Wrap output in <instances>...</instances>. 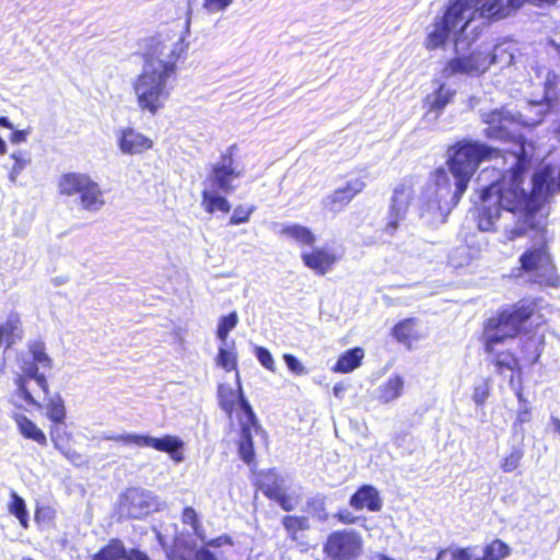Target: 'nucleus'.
<instances>
[{"mask_svg": "<svg viewBox=\"0 0 560 560\" xmlns=\"http://www.w3.org/2000/svg\"><path fill=\"white\" fill-rule=\"evenodd\" d=\"M524 3L525 0H451L443 14L434 20L424 47L435 50L445 45L451 35L458 39L475 19L493 23L508 18Z\"/></svg>", "mask_w": 560, "mask_h": 560, "instance_id": "6", "label": "nucleus"}, {"mask_svg": "<svg viewBox=\"0 0 560 560\" xmlns=\"http://www.w3.org/2000/svg\"><path fill=\"white\" fill-rule=\"evenodd\" d=\"M390 336L396 342L402 345L407 350H412L415 343L423 337L419 329V319L416 317H407L398 320L390 328Z\"/></svg>", "mask_w": 560, "mask_h": 560, "instance_id": "16", "label": "nucleus"}, {"mask_svg": "<svg viewBox=\"0 0 560 560\" xmlns=\"http://www.w3.org/2000/svg\"><path fill=\"white\" fill-rule=\"evenodd\" d=\"M23 329L18 313H10L4 323L0 324V345L7 348L12 347L18 339L22 338Z\"/></svg>", "mask_w": 560, "mask_h": 560, "instance_id": "27", "label": "nucleus"}, {"mask_svg": "<svg viewBox=\"0 0 560 560\" xmlns=\"http://www.w3.org/2000/svg\"><path fill=\"white\" fill-rule=\"evenodd\" d=\"M214 190L203 189L201 191V206L207 213H214L221 211L229 213L231 211V205L229 200L223 197L213 194Z\"/></svg>", "mask_w": 560, "mask_h": 560, "instance_id": "32", "label": "nucleus"}, {"mask_svg": "<svg viewBox=\"0 0 560 560\" xmlns=\"http://www.w3.org/2000/svg\"><path fill=\"white\" fill-rule=\"evenodd\" d=\"M15 394L27 406L36 409H46V417L50 421L49 436L54 447L74 465L82 464V456L72 447L73 435L67 430V408L59 393L48 397L49 384L43 373L35 366L22 368L15 377Z\"/></svg>", "mask_w": 560, "mask_h": 560, "instance_id": "5", "label": "nucleus"}, {"mask_svg": "<svg viewBox=\"0 0 560 560\" xmlns=\"http://www.w3.org/2000/svg\"><path fill=\"white\" fill-rule=\"evenodd\" d=\"M233 0H203L202 8L210 14L224 11Z\"/></svg>", "mask_w": 560, "mask_h": 560, "instance_id": "48", "label": "nucleus"}, {"mask_svg": "<svg viewBox=\"0 0 560 560\" xmlns=\"http://www.w3.org/2000/svg\"><path fill=\"white\" fill-rule=\"evenodd\" d=\"M378 560H395V559H393V558H390V557H388L386 555H380L378 556Z\"/></svg>", "mask_w": 560, "mask_h": 560, "instance_id": "64", "label": "nucleus"}, {"mask_svg": "<svg viewBox=\"0 0 560 560\" xmlns=\"http://www.w3.org/2000/svg\"><path fill=\"white\" fill-rule=\"evenodd\" d=\"M323 552L329 560H354L362 552V538L354 530H335L328 535Z\"/></svg>", "mask_w": 560, "mask_h": 560, "instance_id": "9", "label": "nucleus"}, {"mask_svg": "<svg viewBox=\"0 0 560 560\" xmlns=\"http://www.w3.org/2000/svg\"><path fill=\"white\" fill-rule=\"evenodd\" d=\"M492 60L482 51L474 50L467 55L455 56L443 65L441 74L448 79L455 75L464 74L468 77H477L482 74Z\"/></svg>", "mask_w": 560, "mask_h": 560, "instance_id": "10", "label": "nucleus"}, {"mask_svg": "<svg viewBox=\"0 0 560 560\" xmlns=\"http://www.w3.org/2000/svg\"><path fill=\"white\" fill-rule=\"evenodd\" d=\"M530 418V409L524 408L517 413V422L523 423L527 422Z\"/></svg>", "mask_w": 560, "mask_h": 560, "instance_id": "57", "label": "nucleus"}, {"mask_svg": "<svg viewBox=\"0 0 560 560\" xmlns=\"http://www.w3.org/2000/svg\"><path fill=\"white\" fill-rule=\"evenodd\" d=\"M215 361L226 372L237 371V357L232 350L220 348Z\"/></svg>", "mask_w": 560, "mask_h": 560, "instance_id": "41", "label": "nucleus"}, {"mask_svg": "<svg viewBox=\"0 0 560 560\" xmlns=\"http://www.w3.org/2000/svg\"><path fill=\"white\" fill-rule=\"evenodd\" d=\"M521 213L524 215L523 224L520 226L505 229L504 236L506 241H514L518 237L525 236L528 233V231L535 232V230L530 228V223H537L536 221H534L535 214L527 215L524 212Z\"/></svg>", "mask_w": 560, "mask_h": 560, "instance_id": "39", "label": "nucleus"}, {"mask_svg": "<svg viewBox=\"0 0 560 560\" xmlns=\"http://www.w3.org/2000/svg\"><path fill=\"white\" fill-rule=\"evenodd\" d=\"M7 509L8 512L19 521V524L23 529H27L30 527V517L25 500L15 491L10 492V501Z\"/></svg>", "mask_w": 560, "mask_h": 560, "instance_id": "33", "label": "nucleus"}, {"mask_svg": "<svg viewBox=\"0 0 560 560\" xmlns=\"http://www.w3.org/2000/svg\"><path fill=\"white\" fill-rule=\"evenodd\" d=\"M363 355L364 351L360 347L347 350L339 357L332 371L337 373H350L361 365Z\"/></svg>", "mask_w": 560, "mask_h": 560, "instance_id": "28", "label": "nucleus"}, {"mask_svg": "<svg viewBox=\"0 0 560 560\" xmlns=\"http://www.w3.org/2000/svg\"><path fill=\"white\" fill-rule=\"evenodd\" d=\"M515 394L520 402H525V398L521 388H518Z\"/></svg>", "mask_w": 560, "mask_h": 560, "instance_id": "61", "label": "nucleus"}, {"mask_svg": "<svg viewBox=\"0 0 560 560\" xmlns=\"http://www.w3.org/2000/svg\"><path fill=\"white\" fill-rule=\"evenodd\" d=\"M552 174L550 165L537 170L532 177L530 191L526 192L522 188L524 174L516 180L513 174L500 173L494 182L480 189L476 214L478 229L492 231L502 210L536 214L550 196L560 191V172L556 178Z\"/></svg>", "mask_w": 560, "mask_h": 560, "instance_id": "2", "label": "nucleus"}, {"mask_svg": "<svg viewBox=\"0 0 560 560\" xmlns=\"http://www.w3.org/2000/svg\"><path fill=\"white\" fill-rule=\"evenodd\" d=\"M448 551L451 552L453 560H478L472 559L470 548L468 547L455 548L451 550L443 548L438 552L435 560H441Z\"/></svg>", "mask_w": 560, "mask_h": 560, "instance_id": "44", "label": "nucleus"}, {"mask_svg": "<svg viewBox=\"0 0 560 560\" xmlns=\"http://www.w3.org/2000/svg\"><path fill=\"white\" fill-rule=\"evenodd\" d=\"M11 158L14 160V164L12 166V175H18L22 172V170L25 167L27 161L18 154L13 153Z\"/></svg>", "mask_w": 560, "mask_h": 560, "instance_id": "54", "label": "nucleus"}, {"mask_svg": "<svg viewBox=\"0 0 560 560\" xmlns=\"http://www.w3.org/2000/svg\"><path fill=\"white\" fill-rule=\"evenodd\" d=\"M540 121H541V118H539L537 120H534V121H530V122L529 121H522V124L532 127V126L538 125Z\"/></svg>", "mask_w": 560, "mask_h": 560, "instance_id": "63", "label": "nucleus"}, {"mask_svg": "<svg viewBox=\"0 0 560 560\" xmlns=\"http://www.w3.org/2000/svg\"><path fill=\"white\" fill-rule=\"evenodd\" d=\"M413 196V186L411 183H400L394 188L390 205L408 210Z\"/></svg>", "mask_w": 560, "mask_h": 560, "instance_id": "36", "label": "nucleus"}, {"mask_svg": "<svg viewBox=\"0 0 560 560\" xmlns=\"http://www.w3.org/2000/svg\"><path fill=\"white\" fill-rule=\"evenodd\" d=\"M91 560H151L150 557L138 548L127 550L124 541L119 538H110L102 546Z\"/></svg>", "mask_w": 560, "mask_h": 560, "instance_id": "13", "label": "nucleus"}, {"mask_svg": "<svg viewBox=\"0 0 560 560\" xmlns=\"http://www.w3.org/2000/svg\"><path fill=\"white\" fill-rule=\"evenodd\" d=\"M535 234L530 237L532 245L518 257L517 270L526 276L530 284L539 288H560V275L547 237V229L540 223H530Z\"/></svg>", "mask_w": 560, "mask_h": 560, "instance_id": "7", "label": "nucleus"}, {"mask_svg": "<svg viewBox=\"0 0 560 560\" xmlns=\"http://www.w3.org/2000/svg\"><path fill=\"white\" fill-rule=\"evenodd\" d=\"M301 259L305 267L324 276L334 268L339 257L326 247H314L310 252L302 253Z\"/></svg>", "mask_w": 560, "mask_h": 560, "instance_id": "15", "label": "nucleus"}, {"mask_svg": "<svg viewBox=\"0 0 560 560\" xmlns=\"http://www.w3.org/2000/svg\"><path fill=\"white\" fill-rule=\"evenodd\" d=\"M118 147L121 152L130 155L141 154L153 148V141L131 127L119 131Z\"/></svg>", "mask_w": 560, "mask_h": 560, "instance_id": "17", "label": "nucleus"}, {"mask_svg": "<svg viewBox=\"0 0 560 560\" xmlns=\"http://www.w3.org/2000/svg\"><path fill=\"white\" fill-rule=\"evenodd\" d=\"M14 420L20 434L25 439L35 442L39 446H47L48 440L45 432L28 417L23 413H14Z\"/></svg>", "mask_w": 560, "mask_h": 560, "instance_id": "26", "label": "nucleus"}, {"mask_svg": "<svg viewBox=\"0 0 560 560\" xmlns=\"http://www.w3.org/2000/svg\"><path fill=\"white\" fill-rule=\"evenodd\" d=\"M342 390H343V386H342L341 384H336V385L334 386V393H335V395H339V393H340V392H342Z\"/></svg>", "mask_w": 560, "mask_h": 560, "instance_id": "62", "label": "nucleus"}, {"mask_svg": "<svg viewBox=\"0 0 560 560\" xmlns=\"http://www.w3.org/2000/svg\"><path fill=\"white\" fill-rule=\"evenodd\" d=\"M545 346V336H532L521 340V364L523 366H533L538 363Z\"/></svg>", "mask_w": 560, "mask_h": 560, "instance_id": "25", "label": "nucleus"}, {"mask_svg": "<svg viewBox=\"0 0 560 560\" xmlns=\"http://www.w3.org/2000/svg\"><path fill=\"white\" fill-rule=\"evenodd\" d=\"M225 545L233 546V540L229 535H221V536L212 538L206 542L207 547H213V548H219V547H222Z\"/></svg>", "mask_w": 560, "mask_h": 560, "instance_id": "53", "label": "nucleus"}, {"mask_svg": "<svg viewBox=\"0 0 560 560\" xmlns=\"http://www.w3.org/2000/svg\"><path fill=\"white\" fill-rule=\"evenodd\" d=\"M28 351L32 357V361L25 362L22 368L35 366L36 371L39 372V368L50 369L52 366V360L46 352L45 343L40 340H35L28 343Z\"/></svg>", "mask_w": 560, "mask_h": 560, "instance_id": "29", "label": "nucleus"}, {"mask_svg": "<svg viewBox=\"0 0 560 560\" xmlns=\"http://www.w3.org/2000/svg\"><path fill=\"white\" fill-rule=\"evenodd\" d=\"M407 211L404 208L389 206L387 222L385 224V231L387 234L393 235L397 231L400 222L405 220Z\"/></svg>", "mask_w": 560, "mask_h": 560, "instance_id": "40", "label": "nucleus"}, {"mask_svg": "<svg viewBox=\"0 0 560 560\" xmlns=\"http://www.w3.org/2000/svg\"><path fill=\"white\" fill-rule=\"evenodd\" d=\"M120 509L127 517L138 520L148 513L149 503L138 489H127L120 499Z\"/></svg>", "mask_w": 560, "mask_h": 560, "instance_id": "22", "label": "nucleus"}, {"mask_svg": "<svg viewBox=\"0 0 560 560\" xmlns=\"http://www.w3.org/2000/svg\"><path fill=\"white\" fill-rule=\"evenodd\" d=\"M524 456V452L521 448H513L506 456L501 460V469L504 472H512L518 466Z\"/></svg>", "mask_w": 560, "mask_h": 560, "instance_id": "42", "label": "nucleus"}, {"mask_svg": "<svg viewBox=\"0 0 560 560\" xmlns=\"http://www.w3.org/2000/svg\"><path fill=\"white\" fill-rule=\"evenodd\" d=\"M259 428L256 416H254V422H252L250 419H246L245 422L241 423V436L237 444V451L240 458L249 466L256 465L252 431L258 430Z\"/></svg>", "mask_w": 560, "mask_h": 560, "instance_id": "20", "label": "nucleus"}, {"mask_svg": "<svg viewBox=\"0 0 560 560\" xmlns=\"http://www.w3.org/2000/svg\"><path fill=\"white\" fill-rule=\"evenodd\" d=\"M456 91L439 82L438 86L423 98V106L428 113L442 114L445 107L454 101Z\"/></svg>", "mask_w": 560, "mask_h": 560, "instance_id": "21", "label": "nucleus"}, {"mask_svg": "<svg viewBox=\"0 0 560 560\" xmlns=\"http://www.w3.org/2000/svg\"><path fill=\"white\" fill-rule=\"evenodd\" d=\"M237 323L238 316L235 311L231 312L225 316H222L217 327V337L224 342L228 338L229 332L236 327Z\"/></svg>", "mask_w": 560, "mask_h": 560, "instance_id": "38", "label": "nucleus"}, {"mask_svg": "<svg viewBox=\"0 0 560 560\" xmlns=\"http://www.w3.org/2000/svg\"><path fill=\"white\" fill-rule=\"evenodd\" d=\"M183 446V441L175 435L165 434L161 438L147 435L145 447H151L155 451L166 453L177 463L184 459V455L182 453Z\"/></svg>", "mask_w": 560, "mask_h": 560, "instance_id": "24", "label": "nucleus"}, {"mask_svg": "<svg viewBox=\"0 0 560 560\" xmlns=\"http://www.w3.org/2000/svg\"><path fill=\"white\" fill-rule=\"evenodd\" d=\"M432 178L439 189L443 187L447 189L450 188V178L447 172L443 167L435 168L432 173Z\"/></svg>", "mask_w": 560, "mask_h": 560, "instance_id": "50", "label": "nucleus"}, {"mask_svg": "<svg viewBox=\"0 0 560 560\" xmlns=\"http://www.w3.org/2000/svg\"><path fill=\"white\" fill-rule=\"evenodd\" d=\"M218 402L220 408L229 418H232L236 407L238 406L245 418L250 419V421L254 422V416L256 415L249 402L244 397L243 389L240 384L237 389H234L226 384H220L218 386Z\"/></svg>", "mask_w": 560, "mask_h": 560, "instance_id": "12", "label": "nucleus"}, {"mask_svg": "<svg viewBox=\"0 0 560 560\" xmlns=\"http://www.w3.org/2000/svg\"><path fill=\"white\" fill-rule=\"evenodd\" d=\"M551 423L553 425L555 431L560 435V419L551 417Z\"/></svg>", "mask_w": 560, "mask_h": 560, "instance_id": "59", "label": "nucleus"}, {"mask_svg": "<svg viewBox=\"0 0 560 560\" xmlns=\"http://www.w3.org/2000/svg\"><path fill=\"white\" fill-rule=\"evenodd\" d=\"M511 555L510 546L500 538L492 539L482 549V556L478 560H502Z\"/></svg>", "mask_w": 560, "mask_h": 560, "instance_id": "34", "label": "nucleus"}, {"mask_svg": "<svg viewBox=\"0 0 560 560\" xmlns=\"http://www.w3.org/2000/svg\"><path fill=\"white\" fill-rule=\"evenodd\" d=\"M165 44L151 37L142 55L143 70L132 83L140 109L155 115L170 98L171 82L176 80L178 62L186 56L184 43L177 42L167 52Z\"/></svg>", "mask_w": 560, "mask_h": 560, "instance_id": "4", "label": "nucleus"}, {"mask_svg": "<svg viewBox=\"0 0 560 560\" xmlns=\"http://www.w3.org/2000/svg\"><path fill=\"white\" fill-rule=\"evenodd\" d=\"M481 122L486 125L482 133L488 140L511 142L516 145L513 151L503 150L477 140L462 139L448 150L446 165L455 178V190L452 201L457 205L468 188V185L482 162L504 159L506 154L515 158L514 164L500 173L513 174L516 180L526 173L530 158L527 147H533L523 135H514L510 127L520 122L518 118L505 108H494L482 113Z\"/></svg>", "mask_w": 560, "mask_h": 560, "instance_id": "1", "label": "nucleus"}, {"mask_svg": "<svg viewBox=\"0 0 560 560\" xmlns=\"http://www.w3.org/2000/svg\"><path fill=\"white\" fill-rule=\"evenodd\" d=\"M490 396V384L489 380H486L481 385H477L472 390V400L478 406H483Z\"/></svg>", "mask_w": 560, "mask_h": 560, "instance_id": "47", "label": "nucleus"}, {"mask_svg": "<svg viewBox=\"0 0 560 560\" xmlns=\"http://www.w3.org/2000/svg\"><path fill=\"white\" fill-rule=\"evenodd\" d=\"M254 211L255 207L246 208L243 206H237L234 209L233 214L230 217L229 224L238 225L248 222Z\"/></svg>", "mask_w": 560, "mask_h": 560, "instance_id": "43", "label": "nucleus"}, {"mask_svg": "<svg viewBox=\"0 0 560 560\" xmlns=\"http://www.w3.org/2000/svg\"><path fill=\"white\" fill-rule=\"evenodd\" d=\"M365 182L362 178L349 180L345 186L335 189L324 200V208L331 212L343 210L353 198L365 188Z\"/></svg>", "mask_w": 560, "mask_h": 560, "instance_id": "14", "label": "nucleus"}, {"mask_svg": "<svg viewBox=\"0 0 560 560\" xmlns=\"http://www.w3.org/2000/svg\"><path fill=\"white\" fill-rule=\"evenodd\" d=\"M404 380L400 375L390 376L378 389V400L382 404H389L402 394Z\"/></svg>", "mask_w": 560, "mask_h": 560, "instance_id": "31", "label": "nucleus"}, {"mask_svg": "<svg viewBox=\"0 0 560 560\" xmlns=\"http://www.w3.org/2000/svg\"><path fill=\"white\" fill-rule=\"evenodd\" d=\"M237 151V144L233 143L231 144L220 156V163L219 165H229L230 167L233 166V156L235 152Z\"/></svg>", "mask_w": 560, "mask_h": 560, "instance_id": "52", "label": "nucleus"}, {"mask_svg": "<svg viewBox=\"0 0 560 560\" xmlns=\"http://www.w3.org/2000/svg\"><path fill=\"white\" fill-rule=\"evenodd\" d=\"M55 517V511L50 506H37L34 513L36 523L49 522Z\"/></svg>", "mask_w": 560, "mask_h": 560, "instance_id": "51", "label": "nucleus"}, {"mask_svg": "<svg viewBox=\"0 0 560 560\" xmlns=\"http://www.w3.org/2000/svg\"><path fill=\"white\" fill-rule=\"evenodd\" d=\"M280 234L285 237L294 240L300 245L313 246L316 241L314 233L311 229L298 223L283 225Z\"/></svg>", "mask_w": 560, "mask_h": 560, "instance_id": "30", "label": "nucleus"}, {"mask_svg": "<svg viewBox=\"0 0 560 560\" xmlns=\"http://www.w3.org/2000/svg\"><path fill=\"white\" fill-rule=\"evenodd\" d=\"M241 172L229 165L214 164L211 167L209 182L212 190H221L224 194H230L234 190L232 180L241 176Z\"/></svg>", "mask_w": 560, "mask_h": 560, "instance_id": "23", "label": "nucleus"}, {"mask_svg": "<svg viewBox=\"0 0 560 560\" xmlns=\"http://www.w3.org/2000/svg\"><path fill=\"white\" fill-rule=\"evenodd\" d=\"M106 440L126 446L145 447L147 434L125 433L107 436Z\"/></svg>", "mask_w": 560, "mask_h": 560, "instance_id": "37", "label": "nucleus"}, {"mask_svg": "<svg viewBox=\"0 0 560 560\" xmlns=\"http://www.w3.org/2000/svg\"><path fill=\"white\" fill-rule=\"evenodd\" d=\"M540 301L538 298L521 299L516 303L499 308L482 322L478 340L497 374L503 375L505 372L522 374L521 360L515 351L499 349V345L518 337L524 330V325L529 322H535V328L547 324V319L541 314Z\"/></svg>", "mask_w": 560, "mask_h": 560, "instance_id": "3", "label": "nucleus"}, {"mask_svg": "<svg viewBox=\"0 0 560 560\" xmlns=\"http://www.w3.org/2000/svg\"><path fill=\"white\" fill-rule=\"evenodd\" d=\"M180 521L183 524L189 525L195 533H197L201 527L198 514L191 506H186L183 509Z\"/></svg>", "mask_w": 560, "mask_h": 560, "instance_id": "46", "label": "nucleus"}, {"mask_svg": "<svg viewBox=\"0 0 560 560\" xmlns=\"http://www.w3.org/2000/svg\"><path fill=\"white\" fill-rule=\"evenodd\" d=\"M28 135V130H13L10 135V141L13 143L24 142Z\"/></svg>", "mask_w": 560, "mask_h": 560, "instance_id": "55", "label": "nucleus"}, {"mask_svg": "<svg viewBox=\"0 0 560 560\" xmlns=\"http://www.w3.org/2000/svg\"><path fill=\"white\" fill-rule=\"evenodd\" d=\"M7 152V144L4 140L0 137V155L5 154Z\"/></svg>", "mask_w": 560, "mask_h": 560, "instance_id": "60", "label": "nucleus"}, {"mask_svg": "<svg viewBox=\"0 0 560 560\" xmlns=\"http://www.w3.org/2000/svg\"><path fill=\"white\" fill-rule=\"evenodd\" d=\"M288 369L295 375H302L306 373V370L304 365L300 362V360L291 354V353H284L282 355Z\"/></svg>", "mask_w": 560, "mask_h": 560, "instance_id": "49", "label": "nucleus"}, {"mask_svg": "<svg viewBox=\"0 0 560 560\" xmlns=\"http://www.w3.org/2000/svg\"><path fill=\"white\" fill-rule=\"evenodd\" d=\"M57 188L60 196H77L79 205L83 210L95 212L105 205L100 185L89 174L79 172L63 173L58 178Z\"/></svg>", "mask_w": 560, "mask_h": 560, "instance_id": "8", "label": "nucleus"}, {"mask_svg": "<svg viewBox=\"0 0 560 560\" xmlns=\"http://www.w3.org/2000/svg\"><path fill=\"white\" fill-rule=\"evenodd\" d=\"M0 127L7 128V129H13V125L5 116H0Z\"/></svg>", "mask_w": 560, "mask_h": 560, "instance_id": "58", "label": "nucleus"}, {"mask_svg": "<svg viewBox=\"0 0 560 560\" xmlns=\"http://www.w3.org/2000/svg\"><path fill=\"white\" fill-rule=\"evenodd\" d=\"M281 524L289 539L295 542L298 547L302 550H307L311 547L305 534L310 529V522L306 516L288 514L282 517Z\"/></svg>", "mask_w": 560, "mask_h": 560, "instance_id": "18", "label": "nucleus"}, {"mask_svg": "<svg viewBox=\"0 0 560 560\" xmlns=\"http://www.w3.org/2000/svg\"><path fill=\"white\" fill-rule=\"evenodd\" d=\"M349 504L357 511L365 509L370 512H378L383 502L375 487L362 485L351 495Z\"/></svg>", "mask_w": 560, "mask_h": 560, "instance_id": "19", "label": "nucleus"}, {"mask_svg": "<svg viewBox=\"0 0 560 560\" xmlns=\"http://www.w3.org/2000/svg\"><path fill=\"white\" fill-rule=\"evenodd\" d=\"M257 488L269 500L276 501L283 511L290 512L294 510L296 502L285 492L283 481L272 471H262L256 481Z\"/></svg>", "mask_w": 560, "mask_h": 560, "instance_id": "11", "label": "nucleus"}, {"mask_svg": "<svg viewBox=\"0 0 560 560\" xmlns=\"http://www.w3.org/2000/svg\"><path fill=\"white\" fill-rule=\"evenodd\" d=\"M255 355L259 363L270 372H276V363L271 352L261 346L255 348Z\"/></svg>", "mask_w": 560, "mask_h": 560, "instance_id": "45", "label": "nucleus"}, {"mask_svg": "<svg viewBox=\"0 0 560 560\" xmlns=\"http://www.w3.org/2000/svg\"><path fill=\"white\" fill-rule=\"evenodd\" d=\"M336 517L342 524H353L357 521V518L352 516L351 513L348 511H339L336 514Z\"/></svg>", "mask_w": 560, "mask_h": 560, "instance_id": "56", "label": "nucleus"}, {"mask_svg": "<svg viewBox=\"0 0 560 560\" xmlns=\"http://www.w3.org/2000/svg\"><path fill=\"white\" fill-rule=\"evenodd\" d=\"M560 84V75L553 71L547 73L544 82V94L541 103L548 107L555 106L559 101L558 86Z\"/></svg>", "mask_w": 560, "mask_h": 560, "instance_id": "35", "label": "nucleus"}]
</instances>
